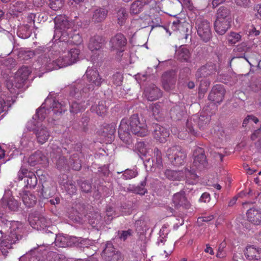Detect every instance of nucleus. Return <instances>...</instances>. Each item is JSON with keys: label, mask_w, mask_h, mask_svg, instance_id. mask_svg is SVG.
Returning a JSON list of instances; mask_svg holds the SVG:
<instances>
[{"label": "nucleus", "mask_w": 261, "mask_h": 261, "mask_svg": "<svg viewBox=\"0 0 261 261\" xmlns=\"http://www.w3.org/2000/svg\"><path fill=\"white\" fill-rule=\"evenodd\" d=\"M130 132L138 137H145L149 134V130L144 120L140 119L138 114H134L129 120L123 119L120 122L118 134L120 139L124 143L131 141Z\"/></svg>", "instance_id": "obj_1"}, {"label": "nucleus", "mask_w": 261, "mask_h": 261, "mask_svg": "<svg viewBox=\"0 0 261 261\" xmlns=\"http://www.w3.org/2000/svg\"><path fill=\"white\" fill-rule=\"evenodd\" d=\"M21 227L22 224L18 221L4 223L0 220V254H7L12 244L18 240V231Z\"/></svg>", "instance_id": "obj_2"}, {"label": "nucleus", "mask_w": 261, "mask_h": 261, "mask_svg": "<svg viewBox=\"0 0 261 261\" xmlns=\"http://www.w3.org/2000/svg\"><path fill=\"white\" fill-rule=\"evenodd\" d=\"M66 149L63 150L57 144H53L49 146V156L53 162L56 164L57 168L61 170L66 168L67 165H70L73 169L79 170L81 168V160H80V153H73L70 158L69 163L65 159V157L61 155V153L65 154Z\"/></svg>", "instance_id": "obj_3"}, {"label": "nucleus", "mask_w": 261, "mask_h": 261, "mask_svg": "<svg viewBox=\"0 0 261 261\" xmlns=\"http://www.w3.org/2000/svg\"><path fill=\"white\" fill-rule=\"evenodd\" d=\"M66 103L64 101L62 103L57 101L53 98L47 97L40 108L37 110L36 115L33 119L38 118V120L42 121L46 117L49 116L54 120L55 116L61 114L66 110Z\"/></svg>", "instance_id": "obj_4"}, {"label": "nucleus", "mask_w": 261, "mask_h": 261, "mask_svg": "<svg viewBox=\"0 0 261 261\" xmlns=\"http://www.w3.org/2000/svg\"><path fill=\"white\" fill-rule=\"evenodd\" d=\"M194 161L190 170L185 169V175L187 182L190 185L195 184L197 181L198 176L195 173V168L202 169L207 165V160L204 150L201 148H197L194 151Z\"/></svg>", "instance_id": "obj_5"}, {"label": "nucleus", "mask_w": 261, "mask_h": 261, "mask_svg": "<svg viewBox=\"0 0 261 261\" xmlns=\"http://www.w3.org/2000/svg\"><path fill=\"white\" fill-rule=\"evenodd\" d=\"M82 83L75 84L71 86L70 91V98L68 102L70 105V111L72 113H77L85 109L88 105L87 102L83 100L86 96V93L81 90Z\"/></svg>", "instance_id": "obj_6"}, {"label": "nucleus", "mask_w": 261, "mask_h": 261, "mask_svg": "<svg viewBox=\"0 0 261 261\" xmlns=\"http://www.w3.org/2000/svg\"><path fill=\"white\" fill-rule=\"evenodd\" d=\"M80 50L77 48H72L69 51L59 52L57 54H53L54 66L51 68L58 69L72 65L79 59Z\"/></svg>", "instance_id": "obj_7"}, {"label": "nucleus", "mask_w": 261, "mask_h": 261, "mask_svg": "<svg viewBox=\"0 0 261 261\" xmlns=\"http://www.w3.org/2000/svg\"><path fill=\"white\" fill-rule=\"evenodd\" d=\"M54 37L60 40H66L69 37V33L72 31L74 21L69 20L65 15H60L54 19Z\"/></svg>", "instance_id": "obj_8"}, {"label": "nucleus", "mask_w": 261, "mask_h": 261, "mask_svg": "<svg viewBox=\"0 0 261 261\" xmlns=\"http://www.w3.org/2000/svg\"><path fill=\"white\" fill-rule=\"evenodd\" d=\"M36 56H37V60L34 64V68H42L46 71L54 70V68L50 67L54 66L53 54L48 48L37 49L36 51Z\"/></svg>", "instance_id": "obj_9"}, {"label": "nucleus", "mask_w": 261, "mask_h": 261, "mask_svg": "<svg viewBox=\"0 0 261 261\" xmlns=\"http://www.w3.org/2000/svg\"><path fill=\"white\" fill-rule=\"evenodd\" d=\"M31 71L30 68L26 66H23L19 68L16 72L14 83L11 81L7 82V86L11 93H15L17 90L21 88L24 82L28 79Z\"/></svg>", "instance_id": "obj_10"}, {"label": "nucleus", "mask_w": 261, "mask_h": 261, "mask_svg": "<svg viewBox=\"0 0 261 261\" xmlns=\"http://www.w3.org/2000/svg\"><path fill=\"white\" fill-rule=\"evenodd\" d=\"M86 75L87 77V87H83V85H82L81 90L84 93H87L89 91L93 90L95 87H99L102 83V79L96 68L88 67L86 70ZM79 83L83 85L82 81L76 84Z\"/></svg>", "instance_id": "obj_11"}, {"label": "nucleus", "mask_w": 261, "mask_h": 261, "mask_svg": "<svg viewBox=\"0 0 261 261\" xmlns=\"http://www.w3.org/2000/svg\"><path fill=\"white\" fill-rule=\"evenodd\" d=\"M167 156L175 166L182 165L186 160L187 153L179 146H173L167 150Z\"/></svg>", "instance_id": "obj_12"}, {"label": "nucleus", "mask_w": 261, "mask_h": 261, "mask_svg": "<svg viewBox=\"0 0 261 261\" xmlns=\"http://www.w3.org/2000/svg\"><path fill=\"white\" fill-rule=\"evenodd\" d=\"M196 29L198 35L204 42H207L212 38L211 25L207 20L198 19L196 22Z\"/></svg>", "instance_id": "obj_13"}, {"label": "nucleus", "mask_w": 261, "mask_h": 261, "mask_svg": "<svg viewBox=\"0 0 261 261\" xmlns=\"http://www.w3.org/2000/svg\"><path fill=\"white\" fill-rule=\"evenodd\" d=\"M210 121L208 117L201 115L199 117L195 115L187 120L186 127L188 132L194 136L197 135V133L195 131L194 126L197 123L200 129H202L203 127L206 125Z\"/></svg>", "instance_id": "obj_14"}, {"label": "nucleus", "mask_w": 261, "mask_h": 261, "mask_svg": "<svg viewBox=\"0 0 261 261\" xmlns=\"http://www.w3.org/2000/svg\"><path fill=\"white\" fill-rule=\"evenodd\" d=\"M127 43L125 37L122 34H117L110 41L111 47L112 50L116 51L119 56L124 50Z\"/></svg>", "instance_id": "obj_15"}, {"label": "nucleus", "mask_w": 261, "mask_h": 261, "mask_svg": "<svg viewBox=\"0 0 261 261\" xmlns=\"http://www.w3.org/2000/svg\"><path fill=\"white\" fill-rule=\"evenodd\" d=\"M106 261H123V258L121 254L115 251L113 244L108 242L101 254Z\"/></svg>", "instance_id": "obj_16"}, {"label": "nucleus", "mask_w": 261, "mask_h": 261, "mask_svg": "<svg viewBox=\"0 0 261 261\" xmlns=\"http://www.w3.org/2000/svg\"><path fill=\"white\" fill-rule=\"evenodd\" d=\"M19 180L24 179L25 186L28 188H34L37 183V179L35 174L27 169L21 168L18 172Z\"/></svg>", "instance_id": "obj_17"}, {"label": "nucleus", "mask_w": 261, "mask_h": 261, "mask_svg": "<svg viewBox=\"0 0 261 261\" xmlns=\"http://www.w3.org/2000/svg\"><path fill=\"white\" fill-rule=\"evenodd\" d=\"M35 14H29L26 18L24 26L20 27L17 32L18 36L22 38H27L30 36L31 28L34 25Z\"/></svg>", "instance_id": "obj_18"}, {"label": "nucleus", "mask_w": 261, "mask_h": 261, "mask_svg": "<svg viewBox=\"0 0 261 261\" xmlns=\"http://www.w3.org/2000/svg\"><path fill=\"white\" fill-rule=\"evenodd\" d=\"M2 207L5 209L8 207L11 211H16L18 207V202L12 196L10 191H5L1 200Z\"/></svg>", "instance_id": "obj_19"}, {"label": "nucleus", "mask_w": 261, "mask_h": 261, "mask_svg": "<svg viewBox=\"0 0 261 261\" xmlns=\"http://www.w3.org/2000/svg\"><path fill=\"white\" fill-rule=\"evenodd\" d=\"M225 92V91L223 85H216L213 88L210 93L209 99L215 103H219L223 100Z\"/></svg>", "instance_id": "obj_20"}, {"label": "nucleus", "mask_w": 261, "mask_h": 261, "mask_svg": "<svg viewBox=\"0 0 261 261\" xmlns=\"http://www.w3.org/2000/svg\"><path fill=\"white\" fill-rule=\"evenodd\" d=\"M172 202L176 208L182 207L187 209L190 206V203L186 197L184 191L174 194L172 198Z\"/></svg>", "instance_id": "obj_21"}, {"label": "nucleus", "mask_w": 261, "mask_h": 261, "mask_svg": "<svg viewBox=\"0 0 261 261\" xmlns=\"http://www.w3.org/2000/svg\"><path fill=\"white\" fill-rule=\"evenodd\" d=\"M244 254L248 260H259L261 259V248L254 245H247L244 250Z\"/></svg>", "instance_id": "obj_22"}, {"label": "nucleus", "mask_w": 261, "mask_h": 261, "mask_svg": "<svg viewBox=\"0 0 261 261\" xmlns=\"http://www.w3.org/2000/svg\"><path fill=\"white\" fill-rule=\"evenodd\" d=\"M153 127V135L154 138L161 143L166 142L169 137V130L157 124H155Z\"/></svg>", "instance_id": "obj_23"}, {"label": "nucleus", "mask_w": 261, "mask_h": 261, "mask_svg": "<svg viewBox=\"0 0 261 261\" xmlns=\"http://www.w3.org/2000/svg\"><path fill=\"white\" fill-rule=\"evenodd\" d=\"M216 71V65L213 64H207L199 67L195 74L197 79L199 80L206 77L215 73Z\"/></svg>", "instance_id": "obj_24"}, {"label": "nucleus", "mask_w": 261, "mask_h": 261, "mask_svg": "<svg viewBox=\"0 0 261 261\" xmlns=\"http://www.w3.org/2000/svg\"><path fill=\"white\" fill-rule=\"evenodd\" d=\"M29 221L32 226L37 229L44 228L49 226L50 223L49 220H46L42 216L33 217V215H30Z\"/></svg>", "instance_id": "obj_25"}, {"label": "nucleus", "mask_w": 261, "mask_h": 261, "mask_svg": "<svg viewBox=\"0 0 261 261\" xmlns=\"http://www.w3.org/2000/svg\"><path fill=\"white\" fill-rule=\"evenodd\" d=\"M34 133L37 142L41 144L45 143L48 140L50 135V132L48 129L42 125L35 128Z\"/></svg>", "instance_id": "obj_26"}, {"label": "nucleus", "mask_w": 261, "mask_h": 261, "mask_svg": "<svg viewBox=\"0 0 261 261\" xmlns=\"http://www.w3.org/2000/svg\"><path fill=\"white\" fill-rule=\"evenodd\" d=\"M144 95L149 101L156 100L162 96L160 90L154 85H150L144 90Z\"/></svg>", "instance_id": "obj_27"}, {"label": "nucleus", "mask_w": 261, "mask_h": 261, "mask_svg": "<svg viewBox=\"0 0 261 261\" xmlns=\"http://www.w3.org/2000/svg\"><path fill=\"white\" fill-rule=\"evenodd\" d=\"M247 220L254 225L261 223V210L255 208H251L246 212Z\"/></svg>", "instance_id": "obj_28"}, {"label": "nucleus", "mask_w": 261, "mask_h": 261, "mask_svg": "<svg viewBox=\"0 0 261 261\" xmlns=\"http://www.w3.org/2000/svg\"><path fill=\"white\" fill-rule=\"evenodd\" d=\"M175 83L174 74L172 72H166L162 76V84L164 89L169 91L174 86Z\"/></svg>", "instance_id": "obj_29"}, {"label": "nucleus", "mask_w": 261, "mask_h": 261, "mask_svg": "<svg viewBox=\"0 0 261 261\" xmlns=\"http://www.w3.org/2000/svg\"><path fill=\"white\" fill-rule=\"evenodd\" d=\"M231 22L216 18L214 24L215 31L220 35H224L230 29Z\"/></svg>", "instance_id": "obj_30"}, {"label": "nucleus", "mask_w": 261, "mask_h": 261, "mask_svg": "<svg viewBox=\"0 0 261 261\" xmlns=\"http://www.w3.org/2000/svg\"><path fill=\"white\" fill-rule=\"evenodd\" d=\"M108 12V10L104 8L98 7L94 9L92 12V21L94 23L103 21L106 18Z\"/></svg>", "instance_id": "obj_31"}, {"label": "nucleus", "mask_w": 261, "mask_h": 261, "mask_svg": "<svg viewBox=\"0 0 261 261\" xmlns=\"http://www.w3.org/2000/svg\"><path fill=\"white\" fill-rule=\"evenodd\" d=\"M46 160V158L43 155L41 151H38L30 156L28 159V163L30 166H34L37 164H42Z\"/></svg>", "instance_id": "obj_32"}, {"label": "nucleus", "mask_w": 261, "mask_h": 261, "mask_svg": "<svg viewBox=\"0 0 261 261\" xmlns=\"http://www.w3.org/2000/svg\"><path fill=\"white\" fill-rule=\"evenodd\" d=\"M61 42H65L69 44L80 45L83 42V38L81 35L75 30L72 28V31L69 33V37L66 40H60Z\"/></svg>", "instance_id": "obj_33"}, {"label": "nucleus", "mask_w": 261, "mask_h": 261, "mask_svg": "<svg viewBox=\"0 0 261 261\" xmlns=\"http://www.w3.org/2000/svg\"><path fill=\"white\" fill-rule=\"evenodd\" d=\"M22 201L27 207L33 206L36 202L37 198L30 191H24L21 194Z\"/></svg>", "instance_id": "obj_34"}, {"label": "nucleus", "mask_w": 261, "mask_h": 261, "mask_svg": "<svg viewBox=\"0 0 261 261\" xmlns=\"http://www.w3.org/2000/svg\"><path fill=\"white\" fill-rule=\"evenodd\" d=\"M175 57L180 61L188 62L190 61L191 55L189 50L186 47L181 46L176 50Z\"/></svg>", "instance_id": "obj_35"}, {"label": "nucleus", "mask_w": 261, "mask_h": 261, "mask_svg": "<svg viewBox=\"0 0 261 261\" xmlns=\"http://www.w3.org/2000/svg\"><path fill=\"white\" fill-rule=\"evenodd\" d=\"M154 156L152 159L151 167L161 169L163 167L161 151L155 148L154 150Z\"/></svg>", "instance_id": "obj_36"}, {"label": "nucleus", "mask_w": 261, "mask_h": 261, "mask_svg": "<svg viewBox=\"0 0 261 261\" xmlns=\"http://www.w3.org/2000/svg\"><path fill=\"white\" fill-rule=\"evenodd\" d=\"M14 100L11 96L3 95L0 99V114L8 110Z\"/></svg>", "instance_id": "obj_37"}, {"label": "nucleus", "mask_w": 261, "mask_h": 261, "mask_svg": "<svg viewBox=\"0 0 261 261\" xmlns=\"http://www.w3.org/2000/svg\"><path fill=\"white\" fill-rule=\"evenodd\" d=\"M217 18L231 21L230 10L226 7H221L217 11Z\"/></svg>", "instance_id": "obj_38"}, {"label": "nucleus", "mask_w": 261, "mask_h": 261, "mask_svg": "<svg viewBox=\"0 0 261 261\" xmlns=\"http://www.w3.org/2000/svg\"><path fill=\"white\" fill-rule=\"evenodd\" d=\"M101 47V38L99 36H94L90 39L88 48L91 51H97Z\"/></svg>", "instance_id": "obj_39"}, {"label": "nucleus", "mask_w": 261, "mask_h": 261, "mask_svg": "<svg viewBox=\"0 0 261 261\" xmlns=\"http://www.w3.org/2000/svg\"><path fill=\"white\" fill-rule=\"evenodd\" d=\"M55 244L58 247H66L70 245L68 238L63 234L57 236Z\"/></svg>", "instance_id": "obj_40"}, {"label": "nucleus", "mask_w": 261, "mask_h": 261, "mask_svg": "<svg viewBox=\"0 0 261 261\" xmlns=\"http://www.w3.org/2000/svg\"><path fill=\"white\" fill-rule=\"evenodd\" d=\"M117 23L120 25H123L128 18V13L125 9L120 8L116 13Z\"/></svg>", "instance_id": "obj_41"}, {"label": "nucleus", "mask_w": 261, "mask_h": 261, "mask_svg": "<svg viewBox=\"0 0 261 261\" xmlns=\"http://www.w3.org/2000/svg\"><path fill=\"white\" fill-rule=\"evenodd\" d=\"M165 174L168 178L171 180H180L183 176L182 172L172 170H167Z\"/></svg>", "instance_id": "obj_42"}, {"label": "nucleus", "mask_w": 261, "mask_h": 261, "mask_svg": "<svg viewBox=\"0 0 261 261\" xmlns=\"http://www.w3.org/2000/svg\"><path fill=\"white\" fill-rule=\"evenodd\" d=\"M169 230L166 225H163L159 232V237L156 243L160 245L161 243L164 244L166 240V238L168 234Z\"/></svg>", "instance_id": "obj_43"}, {"label": "nucleus", "mask_w": 261, "mask_h": 261, "mask_svg": "<svg viewBox=\"0 0 261 261\" xmlns=\"http://www.w3.org/2000/svg\"><path fill=\"white\" fill-rule=\"evenodd\" d=\"M91 110L92 112H95L97 115L103 116L106 114L107 108L105 103L101 101L99 102L98 105L93 106Z\"/></svg>", "instance_id": "obj_44"}, {"label": "nucleus", "mask_w": 261, "mask_h": 261, "mask_svg": "<svg viewBox=\"0 0 261 261\" xmlns=\"http://www.w3.org/2000/svg\"><path fill=\"white\" fill-rule=\"evenodd\" d=\"M143 6V4L141 2L135 1L131 5L130 12L132 14H138L141 11Z\"/></svg>", "instance_id": "obj_45"}, {"label": "nucleus", "mask_w": 261, "mask_h": 261, "mask_svg": "<svg viewBox=\"0 0 261 261\" xmlns=\"http://www.w3.org/2000/svg\"><path fill=\"white\" fill-rule=\"evenodd\" d=\"M49 261H68L66 257L63 254H59L56 252H51L48 255Z\"/></svg>", "instance_id": "obj_46"}, {"label": "nucleus", "mask_w": 261, "mask_h": 261, "mask_svg": "<svg viewBox=\"0 0 261 261\" xmlns=\"http://www.w3.org/2000/svg\"><path fill=\"white\" fill-rule=\"evenodd\" d=\"M241 38V36L240 34L236 32H230L227 36V41L230 44H236L238 42Z\"/></svg>", "instance_id": "obj_47"}, {"label": "nucleus", "mask_w": 261, "mask_h": 261, "mask_svg": "<svg viewBox=\"0 0 261 261\" xmlns=\"http://www.w3.org/2000/svg\"><path fill=\"white\" fill-rule=\"evenodd\" d=\"M13 7H14V10L16 12H20L25 10L27 8L29 9H31L32 6L30 5H27L21 1H18L17 2H16L15 5H13Z\"/></svg>", "instance_id": "obj_48"}, {"label": "nucleus", "mask_w": 261, "mask_h": 261, "mask_svg": "<svg viewBox=\"0 0 261 261\" xmlns=\"http://www.w3.org/2000/svg\"><path fill=\"white\" fill-rule=\"evenodd\" d=\"M64 3L62 0H49V6L54 11H57L61 9Z\"/></svg>", "instance_id": "obj_49"}, {"label": "nucleus", "mask_w": 261, "mask_h": 261, "mask_svg": "<svg viewBox=\"0 0 261 261\" xmlns=\"http://www.w3.org/2000/svg\"><path fill=\"white\" fill-rule=\"evenodd\" d=\"M150 109L151 110L152 115L155 117V119L159 118V114L161 112V105L158 103L152 104Z\"/></svg>", "instance_id": "obj_50"}, {"label": "nucleus", "mask_w": 261, "mask_h": 261, "mask_svg": "<svg viewBox=\"0 0 261 261\" xmlns=\"http://www.w3.org/2000/svg\"><path fill=\"white\" fill-rule=\"evenodd\" d=\"M137 172L134 170H126L122 174L123 178L124 179H129L135 177L137 175Z\"/></svg>", "instance_id": "obj_51"}, {"label": "nucleus", "mask_w": 261, "mask_h": 261, "mask_svg": "<svg viewBox=\"0 0 261 261\" xmlns=\"http://www.w3.org/2000/svg\"><path fill=\"white\" fill-rule=\"evenodd\" d=\"M135 225L138 231H144L148 229V227L146 225V222L143 220L137 221Z\"/></svg>", "instance_id": "obj_52"}, {"label": "nucleus", "mask_w": 261, "mask_h": 261, "mask_svg": "<svg viewBox=\"0 0 261 261\" xmlns=\"http://www.w3.org/2000/svg\"><path fill=\"white\" fill-rule=\"evenodd\" d=\"M35 55H36V53H35L34 51L31 50H28L20 53L19 58L24 60H28V59L34 57Z\"/></svg>", "instance_id": "obj_53"}, {"label": "nucleus", "mask_w": 261, "mask_h": 261, "mask_svg": "<svg viewBox=\"0 0 261 261\" xmlns=\"http://www.w3.org/2000/svg\"><path fill=\"white\" fill-rule=\"evenodd\" d=\"M214 218V216L213 215H210L207 216H202L199 217L197 219V223L199 225H202L203 222H209L212 220Z\"/></svg>", "instance_id": "obj_54"}, {"label": "nucleus", "mask_w": 261, "mask_h": 261, "mask_svg": "<svg viewBox=\"0 0 261 261\" xmlns=\"http://www.w3.org/2000/svg\"><path fill=\"white\" fill-rule=\"evenodd\" d=\"M132 233L133 231L131 229H128L126 231H122L120 232L119 238L121 240L125 241L132 235Z\"/></svg>", "instance_id": "obj_55"}, {"label": "nucleus", "mask_w": 261, "mask_h": 261, "mask_svg": "<svg viewBox=\"0 0 261 261\" xmlns=\"http://www.w3.org/2000/svg\"><path fill=\"white\" fill-rule=\"evenodd\" d=\"M112 79L113 83L116 86L120 85L122 81V76L119 73L114 74Z\"/></svg>", "instance_id": "obj_56"}, {"label": "nucleus", "mask_w": 261, "mask_h": 261, "mask_svg": "<svg viewBox=\"0 0 261 261\" xmlns=\"http://www.w3.org/2000/svg\"><path fill=\"white\" fill-rule=\"evenodd\" d=\"M66 189L67 192L70 195L74 194L76 191L75 186L70 182L66 184Z\"/></svg>", "instance_id": "obj_57"}, {"label": "nucleus", "mask_w": 261, "mask_h": 261, "mask_svg": "<svg viewBox=\"0 0 261 261\" xmlns=\"http://www.w3.org/2000/svg\"><path fill=\"white\" fill-rule=\"evenodd\" d=\"M137 148L141 154L143 155H146L147 151L145 146V144L143 142H138L137 144Z\"/></svg>", "instance_id": "obj_58"}, {"label": "nucleus", "mask_w": 261, "mask_h": 261, "mask_svg": "<svg viewBox=\"0 0 261 261\" xmlns=\"http://www.w3.org/2000/svg\"><path fill=\"white\" fill-rule=\"evenodd\" d=\"M237 5L243 7H246L250 4V0H235Z\"/></svg>", "instance_id": "obj_59"}, {"label": "nucleus", "mask_w": 261, "mask_h": 261, "mask_svg": "<svg viewBox=\"0 0 261 261\" xmlns=\"http://www.w3.org/2000/svg\"><path fill=\"white\" fill-rule=\"evenodd\" d=\"M81 188L83 192H88L90 191L91 187L90 184L86 182H83L81 184Z\"/></svg>", "instance_id": "obj_60"}, {"label": "nucleus", "mask_w": 261, "mask_h": 261, "mask_svg": "<svg viewBox=\"0 0 261 261\" xmlns=\"http://www.w3.org/2000/svg\"><path fill=\"white\" fill-rule=\"evenodd\" d=\"M254 10L256 12L255 16L261 19V4L256 5L254 7Z\"/></svg>", "instance_id": "obj_61"}, {"label": "nucleus", "mask_w": 261, "mask_h": 261, "mask_svg": "<svg viewBox=\"0 0 261 261\" xmlns=\"http://www.w3.org/2000/svg\"><path fill=\"white\" fill-rule=\"evenodd\" d=\"M20 144L23 148H27L30 146V144H32V142L28 143V138L26 137H23L20 141Z\"/></svg>", "instance_id": "obj_62"}, {"label": "nucleus", "mask_w": 261, "mask_h": 261, "mask_svg": "<svg viewBox=\"0 0 261 261\" xmlns=\"http://www.w3.org/2000/svg\"><path fill=\"white\" fill-rule=\"evenodd\" d=\"M210 200V195L208 193H203L200 198V201L203 202H208Z\"/></svg>", "instance_id": "obj_63"}, {"label": "nucleus", "mask_w": 261, "mask_h": 261, "mask_svg": "<svg viewBox=\"0 0 261 261\" xmlns=\"http://www.w3.org/2000/svg\"><path fill=\"white\" fill-rule=\"evenodd\" d=\"M259 31L256 30V29L253 27H252V29H250V31H249V35L250 36H257L259 35Z\"/></svg>", "instance_id": "obj_64"}]
</instances>
